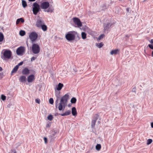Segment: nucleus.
I'll list each match as a JSON object with an SVG mask.
<instances>
[{
  "mask_svg": "<svg viewBox=\"0 0 153 153\" xmlns=\"http://www.w3.org/2000/svg\"><path fill=\"white\" fill-rule=\"evenodd\" d=\"M59 93L60 92L59 91L55 92V95L57 97V99L55 101V106L56 108H58L59 111H61L64 110L65 108L69 98V95L68 94H67L62 97L60 102L58 103L59 98L60 97Z\"/></svg>",
  "mask_w": 153,
  "mask_h": 153,
  "instance_id": "1",
  "label": "nucleus"
},
{
  "mask_svg": "<svg viewBox=\"0 0 153 153\" xmlns=\"http://www.w3.org/2000/svg\"><path fill=\"white\" fill-rule=\"evenodd\" d=\"M40 6L41 9L44 10L45 12L48 13H52L54 10V7L50 6V4L48 1L41 2Z\"/></svg>",
  "mask_w": 153,
  "mask_h": 153,
  "instance_id": "2",
  "label": "nucleus"
},
{
  "mask_svg": "<svg viewBox=\"0 0 153 153\" xmlns=\"http://www.w3.org/2000/svg\"><path fill=\"white\" fill-rule=\"evenodd\" d=\"M32 11L33 14L36 15L38 12L40 10V6L37 3L35 2L33 3V4Z\"/></svg>",
  "mask_w": 153,
  "mask_h": 153,
  "instance_id": "3",
  "label": "nucleus"
},
{
  "mask_svg": "<svg viewBox=\"0 0 153 153\" xmlns=\"http://www.w3.org/2000/svg\"><path fill=\"white\" fill-rule=\"evenodd\" d=\"M74 31H70L66 35L65 38L68 41H71L74 40L75 38V36L74 34L73 33Z\"/></svg>",
  "mask_w": 153,
  "mask_h": 153,
  "instance_id": "4",
  "label": "nucleus"
},
{
  "mask_svg": "<svg viewBox=\"0 0 153 153\" xmlns=\"http://www.w3.org/2000/svg\"><path fill=\"white\" fill-rule=\"evenodd\" d=\"M38 36V34L36 32H32L30 33L29 37L33 43L37 39Z\"/></svg>",
  "mask_w": 153,
  "mask_h": 153,
  "instance_id": "5",
  "label": "nucleus"
},
{
  "mask_svg": "<svg viewBox=\"0 0 153 153\" xmlns=\"http://www.w3.org/2000/svg\"><path fill=\"white\" fill-rule=\"evenodd\" d=\"M11 52L10 50H5L4 52L3 56H1V58L3 59H10L11 57Z\"/></svg>",
  "mask_w": 153,
  "mask_h": 153,
  "instance_id": "6",
  "label": "nucleus"
},
{
  "mask_svg": "<svg viewBox=\"0 0 153 153\" xmlns=\"http://www.w3.org/2000/svg\"><path fill=\"white\" fill-rule=\"evenodd\" d=\"M32 48L33 52L34 54H37L40 51V48L37 44H33Z\"/></svg>",
  "mask_w": 153,
  "mask_h": 153,
  "instance_id": "7",
  "label": "nucleus"
},
{
  "mask_svg": "<svg viewBox=\"0 0 153 153\" xmlns=\"http://www.w3.org/2000/svg\"><path fill=\"white\" fill-rule=\"evenodd\" d=\"M73 20L74 23L78 27H80L82 26V22L79 18L76 17H74L73 18Z\"/></svg>",
  "mask_w": 153,
  "mask_h": 153,
  "instance_id": "8",
  "label": "nucleus"
},
{
  "mask_svg": "<svg viewBox=\"0 0 153 153\" xmlns=\"http://www.w3.org/2000/svg\"><path fill=\"white\" fill-rule=\"evenodd\" d=\"M24 47L20 46L18 48L16 51V53L18 55L22 54L24 52Z\"/></svg>",
  "mask_w": 153,
  "mask_h": 153,
  "instance_id": "9",
  "label": "nucleus"
},
{
  "mask_svg": "<svg viewBox=\"0 0 153 153\" xmlns=\"http://www.w3.org/2000/svg\"><path fill=\"white\" fill-rule=\"evenodd\" d=\"M112 24L111 23L108 22L103 24L104 30L105 31H108V29L111 27Z\"/></svg>",
  "mask_w": 153,
  "mask_h": 153,
  "instance_id": "10",
  "label": "nucleus"
},
{
  "mask_svg": "<svg viewBox=\"0 0 153 153\" xmlns=\"http://www.w3.org/2000/svg\"><path fill=\"white\" fill-rule=\"evenodd\" d=\"M44 24V23L43 21L39 19L37 20L36 25L37 27H40Z\"/></svg>",
  "mask_w": 153,
  "mask_h": 153,
  "instance_id": "11",
  "label": "nucleus"
},
{
  "mask_svg": "<svg viewBox=\"0 0 153 153\" xmlns=\"http://www.w3.org/2000/svg\"><path fill=\"white\" fill-rule=\"evenodd\" d=\"M35 79V76L33 74L27 77V81L28 82H32Z\"/></svg>",
  "mask_w": 153,
  "mask_h": 153,
  "instance_id": "12",
  "label": "nucleus"
},
{
  "mask_svg": "<svg viewBox=\"0 0 153 153\" xmlns=\"http://www.w3.org/2000/svg\"><path fill=\"white\" fill-rule=\"evenodd\" d=\"M29 73V70L27 68H25L22 71V73L24 75H27Z\"/></svg>",
  "mask_w": 153,
  "mask_h": 153,
  "instance_id": "13",
  "label": "nucleus"
},
{
  "mask_svg": "<svg viewBox=\"0 0 153 153\" xmlns=\"http://www.w3.org/2000/svg\"><path fill=\"white\" fill-rule=\"evenodd\" d=\"M26 77L25 76H21L19 78V81L25 83L26 81Z\"/></svg>",
  "mask_w": 153,
  "mask_h": 153,
  "instance_id": "14",
  "label": "nucleus"
},
{
  "mask_svg": "<svg viewBox=\"0 0 153 153\" xmlns=\"http://www.w3.org/2000/svg\"><path fill=\"white\" fill-rule=\"evenodd\" d=\"M72 114L73 115L76 116L77 115V113L76 109L75 107H73L72 108Z\"/></svg>",
  "mask_w": 153,
  "mask_h": 153,
  "instance_id": "15",
  "label": "nucleus"
},
{
  "mask_svg": "<svg viewBox=\"0 0 153 153\" xmlns=\"http://www.w3.org/2000/svg\"><path fill=\"white\" fill-rule=\"evenodd\" d=\"M71 113V111L70 110H68L66 111L65 113L60 114L61 116H63L70 114Z\"/></svg>",
  "mask_w": 153,
  "mask_h": 153,
  "instance_id": "16",
  "label": "nucleus"
},
{
  "mask_svg": "<svg viewBox=\"0 0 153 153\" xmlns=\"http://www.w3.org/2000/svg\"><path fill=\"white\" fill-rule=\"evenodd\" d=\"M63 86V85L62 84L59 83L56 87V89L58 91L60 90Z\"/></svg>",
  "mask_w": 153,
  "mask_h": 153,
  "instance_id": "17",
  "label": "nucleus"
},
{
  "mask_svg": "<svg viewBox=\"0 0 153 153\" xmlns=\"http://www.w3.org/2000/svg\"><path fill=\"white\" fill-rule=\"evenodd\" d=\"M18 68L19 67H18V66L16 65L12 70L11 72V74L14 73H15L17 71Z\"/></svg>",
  "mask_w": 153,
  "mask_h": 153,
  "instance_id": "18",
  "label": "nucleus"
},
{
  "mask_svg": "<svg viewBox=\"0 0 153 153\" xmlns=\"http://www.w3.org/2000/svg\"><path fill=\"white\" fill-rule=\"evenodd\" d=\"M119 51L118 49L114 50L111 51L110 52V54L111 55L116 54L117 53V52Z\"/></svg>",
  "mask_w": 153,
  "mask_h": 153,
  "instance_id": "19",
  "label": "nucleus"
},
{
  "mask_svg": "<svg viewBox=\"0 0 153 153\" xmlns=\"http://www.w3.org/2000/svg\"><path fill=\"white\" fill-rule=\"evenodd\" d=\"M22 5L24 8H25L27 6V3L25 0H22Z\"/></svg>",
  "mask_w": 153,
  "mask_h": 153,
  "instance_id": "20",
  "label": "nucleus"
},
{
  "mask_svg": "<svg viewBox=\"0 0 153 153\" xmlns=\"http://www.w3.org/2000/svg\"><path fill=\"white\" fill-rule=\"evenodd\" d=\"M4 38V36L3 33L1 32H0V42H2ZM1 43H0V44Z\"/></svg>",
  "mask_w": 153,
  "mask_h": 153,
  "instance_id": "21",
  "label": "nucleus"
},
{
  "mask_svg": "<svg viewBox=\"0 0 153 153\" xmlns=\"http://www.w3.org/2000/svg\"><path fill=\"white\" fill-rule=\"evenodd\" d=\"M41 27L42 28V30L44 31H45L47 30V26L44 25V24H43Z\"/></svg>",
  "mask_w": 153,
  "mask_h": 153,
  "instance_id": "22",
  "label": "nucleus"
},
{
  "mask_svg": "<svg viewBox=\"0 0 153 153\" xmlns=\"http://www.w3.org/2000/svg\"><path fill=\"white\" fill-rule=\"evenodd\" d=\"M82 38L83 39H85L86 38V34L84 32H82L81 33Z\"/></svg>",
  "mask_w": 153,
  "mask_h": 153,
  "instance_id": "23",
  "label": "nucleus"
},
{
  "mask_svg": "<svg viewBox=\"0 0 153 153\" xmlns=\"http://www.w3.org/2000/svg\"><path fill=\"white\" fill-rule=\"evenodd\" d=\"M101 148V145L100 144H98L96 146V149L97 151L100 150Z\"/></svg>",
  "mask_w": 153,
  "mask_h": 153,
  "instance_id": "24",
  "label": "nucleus"
},
{
  "mask_svg": "<svg viewBox=\"0 0 153 153\" xmlns=\"http://www.w3.org/2000/svg\"><path fill=\"white\" fill-rule=\"evenodd\" d=\"M96 122V120H93L91 122V126L92 128H93L95 125V123Z\"/></svg>",
  "mask_w": 153,
  "mask_h": 153,
  "instance_id": "25",
  "label": "nucleus"
},
{
  "mask_svg": "<svg viewBox=\"0 0 153 153\" xmlns=\"http://www.w3.org/2000/svg\"><path fill=\"white\" fill-rule=\"evenodd\" d=\"M25 34V31L21 30L19 32V34L22 36H24Z\"/></svg>",
  "mask_w": 153,
  "mask_h": 153,
  "instance_id": "26",
  "label": "nucleus"
},
{
  "mask_svg": "<svg viewBox=\"0 0 153 153\" xmlns=\"http://www.w3.org/2000/svg\"><path fill=\"white\" fill-rule=\"evenodd\" d=\"M76 100L75 97L72 98L71 100V102L72 103H75L76 102Z\"/></svg>",
  "mask_w": 153,
  "mask_h": 153,
  "instance_id": "27",
  "label": "nucleus"
},
{
  "mask_svg": "<svg viewBox=\"0 0 153 153\" xmlns=\"http://www.w3.org/2000/svg\"><path fill=\"white\" fill-rule=\"evenodd\" d=\"M103 44L101 42L100 43H99L98 44H97L96 45L99 48H101L103 46Z\"/></svg>",
  "mask_w": 153,
  "mask_h": 153,
  "instance_id": "28",
  "label": "nucleus"
},
{
  "mask_svg": "<svg viewBox=\"0 0 153 153\" xmlns=\"http://www.w3.org/2000/svg\"><path fill=\"white\" fill-rule=\"evenodd\" d=\"M47 118L48 120L51 121L53 119V116L50 114L48 117Z\"/></svg>",
  "mask_w": 153,
  "mask_h": 153,
  "instance_id": "29",
  "label": "nucleus"
},
{
  "mask_svg": "<svg viewBox=\"0 0 153 153\" xmlns=\"http://www.w3.org/2000/svg\"><path fill=\"white\" fill-rule=\"evenodd\" d=\"M1 98L3 101H4L6 100V97L4 95L2 94L1 96Z\"/></svg>",
  "mask_w": 153,
  "mask_h": 153,
  "instance_id": "30",
  "label": "nucleus"
},
{
  "mask_svg": "<svg viewBox=\"0 0 153 153\" xmlns=\"http://www.w3.org/2000/svg\"><path fill=\"white\" fill-rule=\"evenodd\" d=\"M152 139H149L147 140V145H149V144H150L152 142Z\"/></svg>",
  "mask_w": 153,
  "mask_h": 153,
  "instance_id": "31",
  "label": "nucleus"
},
{
  "mask_svg": "<svg viewBox=\"0 0 153 153\" xmlns=\"http://www.w3.org/2000/svg\"><path fill=\"white\" fill-rule=\"evenodd\" d=\"M99 116L97 114H96L94 116V120H96L97 121V120L99 118Z\"/></svg>",
  "mask_w": 153,
  "mask_h": 153,
  "instance_id": "32",
  "label": "nucleus"
},
{
  "mask_svg": "<svg viewBox=\"0 0 153 153\" xmlns=\"http://www.w3.org/2000/svg\"><path fill=\"white\" fill-rule=\"evenodd\" d=\"M49 102L50 104H53V99L52 98H50L49 100Z\"/></svg>",
  "mask_w": 153,
  "mask_h": 153,
  "instance_id": "33",
  "label": "nucleus"
},
{
  "mask_svg": "<svg viewBox=\"0 0 153 153\" xmlns=\"http://www.w3.org/2000/svg\"><path fill=\"white\" fill-rule=\"evenodd\" d=\"M105 35L103 34L101 35L98 38V39L99 40L101 39H102L104 37V36Z\"/></svg>",
  "mask_w": 153,
  "mask_h": 153,
  "instance_id": "34",
  "label": "nucleus"
},
{
  "mask_svg": "<svg viewBox=\"0 0 153 153\" xmlns=\"http://www.w3.org/2000/svg\"><path fill=\"white\" fill-rule=\"evenodd\" d=\"M20 18L18 19L16 22V25H17L20 22Z\"/></svg>",
  "mask_w": 153,
  "mask_h": 153,
  "instance_id": "35",
  "label": "nucleus"
},
{
  "mask_svg": "<svg viewBox=\"0 0 153 153\" xmlns=\"http://www.w3.org/2000/svg\"><path fill=\"white\" fill-rule=\"evenodd\" d=\"M57 132V131L56 130H54L53 131H52V134L53 135H54L55 134H56Z\"/></svg>",
  "mask_w": 153,
  "mask_h": 153,
  "instance_id": "36",
  "label": "nucleus"
},
{
  "mask_svg": "<svg viewBox=\"0 0 153 153\" xmlns=\"http://www.w3.org/2000/svg\"><path fill=\"white\" fill-rule=\"evenodd\" d=\"M148 46L151 49H153V45H152L149 44Z\"/></svg>",
  "mask_w": 153,
  "mask_h": 153,
  "instance_id": "37",
  "label": "nucleus"
},
{
  "mask_svg": "<svg viewBox=\"0 0 153 153\" xmlns=\"http://www.w3.org/2000/svg\"><path fill=\"white\" fill-rule=\"evenodd\" d=\"M23 63V62H19L18 65H16V66H18V67H19V66L22 65Z\"/></svg>",
  "mask_w": 153,
  "mask_h": 153,
  "instance_id": "38",
  "label": "nucleus"
},
{
  "mask_svg": "<svg viewBox=\"0 0 153 153\" xmlns=\"http://www.w3.org/2000/svg\"><path fill=\"white\" fill-rule=\"evenodd\" d=\"M35 101L36 102L38 103H39L40 102V100L39 99H36L35 100Z\"/></svg>",
  "mask_w": 153,
  "mask_h": 153,
  "instance_id": "39",
  "label": "nucleus"
},
{
  "mask_svg": "<svg viewBox=\"0 0 153 153\" xmlns=\"http://www.w3.org/2000/svg\"><path fill=\"white\" fill-rule=\"evenodd\" d=\"M36 59V58L35 57L33 56L32 57L31 59V61H33L35 60Z\"/></svg>",
  "mask_w": 153,
  "mask_h": 153,
  "instance_id": "40",
  "label": "nucleus"
},
{
  "mask_svg": "<svg viewBox=\"0 0 153 153\" xmlns=\"http://www.w3.org/2000/svg\"><path fill=\"white\" fill-rule=\"evenodd\" d=\"M20 21L22 23H23L24 22V20L22 18H20Z\"/></svg>",
  "mask_w": 153,
  "mask_h": 153,
  "instance_id": "41",
  "label": "nucleus"
},
{
  "mask_svg": "<svg viewBox=\"0 0 153 153\" xmlns=\"http://www.w3.org/2000/svg\"><path fill=\"white\" fill-rule=\"evenodd\" d=\"M44 140L45 141V143H47V139L46 137H44Z\"/></svg>",
  "mask_w": 153,
  "mask_h": 153,
  "instance_id": "42",
  "label": "nucleus"
},
{
  "mask_svg": "<svg viewBox=\"0 0 153 153\" xmlns=\"http://www.w3.org/2000/svg\"><path fill=\"white\" fill-rule=\"evenodd\" d=\"M51 125V124L50 123H48L46 126V127H50Z\"/></svg>",
  "mask_w": 153,
  "mask_h": 153,
  "instance_id": "43",
  "label": "nucleus"
},
{
  "mask_svg": "<svg viewBox=\"0 0 153 153\" xmlns=\"http://www.w3.org/2000/svg\"><path fill=\"white\" fill-rule=\"evenodd\" d=\"M132 91L133 92H136V88H134L132 90Z\"/></svg>",
  "mask_w": 153,
  "mask_h": 153,
  "instance_id": "44",
  "label": "nucleus"
},
{
  "mask_svg": "<svg viewBox=\"0 0 153 153\" xmlns=\"http://www.w3.org/2000/svg\"><path fill=\"white\" fill-rule=\"evenodd\" d=\"M130 10V8H126V11L128 12Z\"/></svg>",
  "mask_w": 153,
  "mask_h": 153,
  "instance_id": "45",
  "label": "nucleus"
},
{
  "mask_svg": "<svg viewBox=\"0 0 153 153\" xmlns=\"http://www.w3.org/2000/svg\"><path fill=\"white\" fill-rule=\"evenodd\" d=\"M11 153H16V150H14L12 151V152Z\"/></svg>",
  "mask_w": 153,
  "mask_h": 153,
  "instance_id": "46",
  "label": "nucleus"
},
{
  "mask_svg": "<svg viewBox=\"0 0 153 153\" xmlns=\"http://www.w3.org/2000/svg\"><path fill=\"white\" fill-rule=\"evenodd\" d=\"M150 42L151 43L153 44V39H151Z\"/></svg>",
  "mask_w": 153,
  "mask_h": 153,
  "instance_id": "47",
  "label": "nucleus"
},
{
  "mask_svg": "<svg viewBox=\"0 0 153 153\" xmlns=\"http://www.w3.org/2000/svg\"><path fill=\"white\" fill-rule=\"evenodd\" d=\"M151 127L152 128H153V122H152V123H151Z\"/></svg>",
  "mask_w": 153,
  "mask_h": 153,
  "instance_id": "48",
  "label": "nucleus"
},
{
  "mask_svg": "<svg viewBox=\"0 0 153 153\" xmlns=\"http://www.w3.org/2000/svg\"><path fill=\"white\" fill-rule=\"evenodd\" d=\"M29 1H34L36 0H28Z\"/></svg>",
  "mask_w": 153,
  "mask_h": 153,
  "instance_id": "49",
  "label": "nucleus"
},
{
  "mask_svg": "<svg viewBox=\"0 0 153 153\" xmlns=\"http://www.w3.org/2000/svg\"><path fill=\"white\" fill-rule=\"evenodd\" d=\"M2 70V68L1 67H0V71H1Z\"/></svg>",
  "mask_w": 153,
  "mask_h": 153,
  "instance_id": "50",
  "label": "nucleus"
},
{
  "mask_svg": "<svg viewBox=\"0 0 153 153\" xmlns=\"http://www.w3.org/2000/svg\"><path fill=\"white\" fill-rule=\"evenodd\" d=\"M126 37H128V38H129V36L128 35H126Z\"/></svg>",
  "mask_w": 153,
  "mask_h": 153,
  "instance_id": "51",
  "label": "nucleus"
},
{
  "mask_svg": "<svg viewBox=\"0 0 153 153\" xmlns=\"http://www.w3.org/2000/svg\"><path fill=\"white\" fill-rule=\"evenodd\" d=\"M152 56H153V50L152 52Z\"/></svg>",
  "mask_w": 153,
  "mask_h": 153,
  "instance_id": "52",
  "label": "nucleus"
},
{
  "mask_svg": "<svg viewBox=\"0 0 153 153\" xmlns=\"http://www.w3.org/2000/svg\"><path fill=\"white\" fill-rule=\"evenodd\" d=\"M76 33V34H77V33L76 32H75Z\"/></svg>",
  "mask_w": 153,
  "mask_h": 153,
  "instance_id": "53",
  "label": "nucleus"
}]
</instances>
